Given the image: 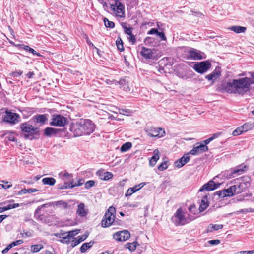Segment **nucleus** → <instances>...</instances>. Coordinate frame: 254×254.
I'll return each mask as SVG.
<instances>
[{
    "label": "nucleus",
    "mask_w": 254,
    "mask_h": 254,
    "mask_svg": "<svg viewBox=\"0 0 254 254\" xmlns=\"http://www.w3.org/2000/svg\"><path fill=\"white\" fill-rule=\"evenodd\" d=\"M223 226L221 224H210L207 228V232H211L213 230H218L223 228Z\"/></svg>",
    "instance_id": "obj_32"
},
{
    "label": "nucleus",
    "mask_w": 254,
    "mask_h": 254,
    "mask_svg": "<svg viewBox=\"0 0 254 254\" xmlns=\"http://www.w3.org/2000/svg\"><path fill=\"white\" fill-rule=\"evenodd\" d=\"M61 235L62 236L60 237L62 238V239L61 240V241L63 243H68L70 241V239H71L69 234L65 233L64 234H61Z\"/></svg>",
    "instance_id": "obj_41"
},
{
    "label": "nucleus",
    "mask_w": 254,
    "mask_h": 254,
    "mask_svg": "<svg viewBox=\"0 0 254 254\" xmlns=\"http://www.w3.org/2000/svg\"><path fill=\"white\" fill-rule=\"evenodd\" d=\"M88 213V209L83 203H80L77 206L76 214L81 217H86Z\"/></svg>",
    "instance_id": "obj_22"
},
{
    "label": "nucleus",
    "mask_w": 254,
    "mask_h": 254,
    "mask_svg": "<svg viewBox=\"0 0 254 254\" xmlns=\"http://www.w3.org/2000/svg\"><path fill=\"white\" fill-rule=\"evenodd\" d=\"M95 126L89 119H80L71 124L70 130L75 137L89 135L95 131Z\"/></svg>",
    "instance_id": "obj_2"
},
{
    "label": "nucleus",
    "mask_w": 254,
    "mask_h": 254,
    "mask_svg": "<svg viewBox=\"0 0 254 254\" xmlns=\"http://www.w3.org/2000/svg\"><path fill=\"white\" fill-rule=\"evenodd\" d=\"M144 131L147 135L150 137H157L160 138L164 136L165 131L161 128H157L153 127H148L145 128Z\"/></svg>",
    "instance_id": "obj_8"
},
{
    "label": "nucleus",
    "mask_w": 254,
    "mask_h": 254,
    "mask_svg": "<svg viewBox=\"0 0 254 254\" xmlns=\"http://www.w3.org/2000/svg\"><path fill=\"white\" fill-rule=\"evenodd\" d=\"M50 123V125L58 127H64L67 124V119L61 115H53Z\"/></svg>",
    "instance_id": "obj_10"
},
{
    "label": "nucleus",
    "mask_w": 254,
    "mask_h": 254,
    "mask_svg": "<svg viewBox=\"0 0 254 254\" xmlns=\"http://www.w3.org/2000/svg\"><path fill=\"white\" fill-rule=\"evenodd\" d=\"M158 30L155 28H151L148 32L147 34L149 35H152L156 34L157 35V33L158 32Z\"/></svg>",
    "instance_id": "obj_63"
},
{
    "label": "nucleus",
    "mask_w": 254,
    "mask_h": 254,
    "mask_svg": "<svg viewBox=\"0 0 254 254\" xmlns=\"http://www.w3.org/2000/svg\"><path fill=\"white\" fill-rule=\"evenodd\" d=\"M23 73V71L21 70L15 71L12 73V75L14 77H17L21 75Z\"/></svg>",
    "instance_id": "obj_60"
},
{
    "label": "nucleus",
    "mask_w": 254,
    "mask_h": 254,
    "mask_svg": "<svg viewBox=\"0 0 254 254\" xmlns=\"http://www.w3.org/2000/svg\"><path fill=\"white\" fill-rule=\"evenodd\" d=\"M248 169V166L243 164L236 167L231 171V174L233 177H235L237 175H241L244 173Z\"/></svg>",
    "instance_id": "obj_18"
},
{
    "label": "nucleus",
    "mask_w": 254,
    "mask_h": 254,
    "mask_svg": "<svg viewBox=\"0 0 254 254\" xmlns=\"http://www.w3.org/2000/svg\"><path fill=\"white\" fill-rule=\"evenodd\" d=\"M153 153L154 155L151 158L149 161L150 165L151 166H154L156 164L160 156V152L158 149H155Z\"/></svg>",
    "instance_id": "obj_24"
},
{
    "label": "nucleus",
    "mask_w": 254,
    "mask_h": 254,
    "mask_svg": "<svg viewBox=\"0 0 254 254\" xmlns=\"http://www.w3.org/2000/svg\"><path fill=\"white\" fill-rule=\"evenodd\" d=\"M96 175L101 179L105 181L109 180L113 177L112 173L110 172H105L103 169H100L97 171Z\"/></svg>",
    "instance_id": "obj_19"
},
{
    "label": "nucleus",
    "mask_w": 254,
    "mask_h": 254,
    "mask_svg": "<svg viewBox=\"0 0 254 254\" xmlns=\"http://www.w3.org/2000/svg\"><path fill=\"white\" fill-rule=\"evenodd\" d=\"M132 147V143L129 142H127L122 145L120 148V151L122 152H125L128 150Z\"/></svg>",
    "instance_id": "obj_36"
},
{
    "label": "nucleus",
    "mask_w": 254,
    "mask_h": 254,
    "mask_svg": "<svg viewBox=\"0 0 254 254\" xmlns=\"http://www.w3.org/2000/svg\"><path fill=\"white\" fill-rule=\"evenodd\" d=\"M124 30L125 33L128 36L132 34V28H128L127 27H124Z\"/></svg>",
    "instance_id": "obj_61"
},
{
    "label": "nucleus",
    "mask_w": 254,
    "mask_h": 254,
    "mask_svg": "<svg viewBox=\"0 0 254 254\" xmlns=\"http://www.w3.org/2000/svg\"><path fill=\"white\" fill-rule=\"evenodd\" d=\"M70 184L66 182H64V184L63 185H58V189H66L68 188H70Z\"/></svg>",
    "instance_id": "obj_52"
},
{
    "label": "nucleus",
    "mask_w": 254,
    "mask_h": 254,
    "mask_svg": "<svg viewBox=\"0 0 254 254\" xmlns=\"http://www.w3.org/2000/svg\"><path fill=\"white\" fill-rule=\"evenodd\" d=\"M116 46L118 49L120 51L122 52L124 51V47L123 46V42L120 37H118L116 41Z\"/></svg>",
    "instance_id": "obj_37"
},
{
    "label": "nucleus",
    "mask_w": 254,
    "mask_h": 254,
    "mask_svg": "<svg viewBox=\"0 0 254 254\" xmlns=\"http://www.w3.org/2000/svg\"><path fill=\"white\" fill-rule=\"evenodd\" d=\"M54 205L59 206L60 208L63 209L67 208L68 205V203L62 200L55 202Z\"/></svg>",
    "instance_id": "obj_38"
},
{
    "label": "nucleus",
    "mask_w": 254,
    "mask_h": 254,
    "mask_svg": "<svg viewBox=\"0 0 254 254\" xmlns=\"http://www.w3.org/2000/svg\"><path fill=\"white\" fill-rule=\"evenodd\" d=\"M130 233L127 230L118 232L113 235V238L117 241H125L130 237Z\"/></svg>",
    "instance_id": "obj_14"
},
{
    "label": "nucleus",
    "mask_w": 254,
    "mask_h": 254,
    "mask_svg": "<svg viewBox=\"0 0 254 254\" xmlns=\"http://www.w3.org/2000/svg\"><path fill=\"white\" fill-rule=\"evenodd\" d=\"M110 7L116 16L120 18L125 17L124 5L119 0H115V3L111 4Z\"/></svg>",
    "instance_id": "obj_5"
},
{
    "label": "nucleus",
    "mask_w": 254,
    "mask_h": 254,
    "mask_svg": "<svg viewBox=\"0 0 254 254\" xmlns=\"http://www.w3.org/2000/svg\"><path fill=\"white\" fill-rule=\"evenodd\" d=\"M84 183V179H80L78 181V183H75L74 184H73L72 183H70V188H74V187H76V186H81L82 185H83Z\"/></svg>",
    "instance_id": "obj_50"
},
{
    "label": "nucleus",
    "mask_w": 254,
    "mask_h": 254,
    "mask_svg": "<svg viewBox=\"0 0 254 254\" xmlns=\"http://www.w3.org/2000/svg\"><path fill=\"white\" fill-rule=\"evenodd\" d=\"M2 203H0V205H2ZM20 206V204L19 203H13V204H10L7 205L6 206H4L3 207H0V213H2L5 211H7L8 210H10L11 209L15 208L16 207H18Z\"/></svg>",
    "instance_id": "obj_27"
},
{
    "label": "nucleus",
    "mask_w": 254,
    "mask_h": 254,
    "mask_svg": "<svg viewBox=\"0 0 254 254\" xmlns=\"http://www.w3.org/2000/svg\"><path fill=\"white\" fill-rule=\"evenodd\" d=\"M1 182L4 183V184H0V186H1L4 189L10 188L12 186V184H11V183H10V184H8V182L7 181L2 180L1 181Z\"/></svg>",
    "instance_id": "obj_49"
},
{
    "label": "nucleus",
    "mask_w": 254,
    "mask_h": 254,
    "mask_svg": "<svg viewBox=\"0 0 254 254\" xmlns=\"http://www.w3.org/2000/svg\"><path fill=\"white\" fill-rule=\"evenodd\" d=\"M88 237V235L87 234H84L82 235L81 236H78L77 238V239L74 241V244H72V247H75L77 245L79 244L82 241H84Z\"/></svg>",
    "instance_id": "obj_34"
},
{
    "label": "nucleus",
    "mask_w": 254,
    "mask_h": 254,
    "mask_svg": "<svg viewBox=\"0 0 254 254\" xmlns=\"http://www.w3.org/2000/svg\"><path fill=\"white\" fill-rule=\"evenodd\" d=\"M58 129L48 127L44 130V134L47 136H51L54 134H56Z\"/></svg>",
    "instance_id": "obj_30"
},
{
    "label": "nucleus",
    "mask_w": 254,
    "mask_h": 254,
    "mask_svg": "<svg viewBox=\"0 0 254 254\" xmlns=\"http://www.w3.org/2000/svg\"><path fill=\"white\" fill-rule=\"evenodd\" d=\"M157 35L161 38V40L166 41V37L163 32H159L158 31Z\"/></svg>",
    "instance_id": "obj_58"
},
{
    "label": "nucleus",
    "mask_w": 254,
    "mask_h": 254,
    "mask_svg": "<svg viewBox=\"0 0 254 254\" xmlns=\"http://www.w3.org/2000/svg\"><path fill=\"white\" fill-rule=\"evenodd\" d=\"M145 185V183L142 182L138 185H135L133 187L129 188L125 194L126 196L131 195L133 193L141 189Z\"/></svg>",
    "instance_id": "obj_23"
},
{
    "label": "nucleus",
    "mask_w": 254,
    "mask_h": 254,
    "mask_svg": "<svg viewBox=\"0 0 254 254\" xmlns=\"http://www.w3.org/2000/svg\"><path fill=\"white\" fill-rule=\"evenodd\" d=\"M222 89L229 93L243 95L248 92H254V73L251 77H243L232 80L222 85Z\"/></svg>",
    "instance_id": "obj_1"
},
{
    "label": "nucleus",
    "mask_w": 254,
    "mask_h": 254,
    "mask_svg": "<svg viewBox=\"0 0 254 254\" xmlns=\"http://www.w3.org/2000/svg\"><path fill=\"white\" fill-rule=\"evenodd\" d=\"M195 219V217L191 215L188 214L187 216H186V224L190 223Z\"/></svg>",
    "instance_id": "obj_55"
},
{
    "label": "nucleus",
    "mask_w": 254,
    "mask_h": 254,
    "mask_svg": "<svg viewBox=\"0 0 254 254\" xmlns=\"http://www.w3.org/2000/svg\"><path fill=\"white\" fill-rule=\"evenodd\" d=\"M137 242H134L133 243H127L126 244V247L130 251H133L136 248Z\"/></svg>",
    "instance_id": "obj_42"
},
{
    "label": "nucleus",
    "mask_w": 254,
    "mask_h": 254,
    "mask_svg": "<svg viewBox=\"0 0 254 254\" xmlns=\"http://www.w3.org/2000/svg\"><path fill=\"white\" fill-rule=\"evenodd\" d=\"M168 161L166 160V159H164V161L162 162V163L158 166V169L160 171H163L165 169H166L168 165L167 164Z\"/></svg>",
    "instance_id": "obj_45"
},
{
    "label": "nucleus",
    "mask_w": 254,
    "mask_h": 254,
    "mask_svg": "<svg viewBox=\"0 0 254 254\" xmlns=\"http://www.w3.org/2000/svg\"><path fill=\"white\" fill-rule=\"evenodd\" d=\"M221 72L219 70H217V69H216L210 74L206 75L205 76V78L207 79L208 81H210L211 84H213L215 81L219 78Z\"/></svg>",
    "instance_id": "obj_17"
},
{
    "label": "nucleus",
    "mask_w": 254,
    "mask_h": 254,
    "mask_svg": "<svg viewBox=\"0 0 254 254\" xmlns=\"http://www.w3.org/2000/svg\"><path fill=\"white\" fill-rule=\"evenodd\" d=\"M3 121L10 124L14 125L20 121L19 114L9 111H6L5 115L3 118Z\"/></svg>",
    "instance_id": "obj_9"
},
{
    "label": "nucleus",
    "mask_w": 254,
    "mask_h": 254,
    "mask_svg": "<svg viewBox=\"0 0 254 254\" xmlns=\"http://www.w3.org/2000/svg\"><path fill=\"white\" fill-rule=\"evenodd\" d=\"M92 244V242L84 243L80 248V252L81 253L86 252L87 249L91 247Z\"/></svg>",
    "instance_id": "obj_39"
},
{
    "label": "nucleus",
    "mask_w": 254,
    "mask_h": 254,
    "mask_svg": "<svg viewBox=\"0 0 254 254\" xmlns=\"http://www.w3.org/2000/svg\"><path fill=\"white\" fill-rule=\"evenodd\" d=\"M112 82L115 85H120V88H122L123 90L125 91H130V88L129 86L128 81L127 80L126 78L120 79L119 81L113 80Z\"/></svg>",
    "instance_id": "obj_20"
},
{
    "label": "nucleus",
    "mask_w": 254,
    "mask_h": 254,
    "mask_svg": "<svg viewBox=\"0 0 254 254\" xmlns=\"http://www.w3.org/2000/svg\"><path fill=\"white\" fill-rule=\"evenodd\" d=\"M244 132V130H243V127H238L235 130L233 131L232 134L234 136H238L242 134Z\"/></svg>",
    "instance_id": "obj_46"
},
{
    "label": "nucleus",
    "mask_w": 254,
    "mask_h": 254,
    "mask_svg": "<svg viewBox=\"0 0 254 254\" xmlns=\"http://www.w3.org/2000/svg\"><path fill=\"white\" fill-rule=\"evenodd\" d=\"M117 111H113V112L116 113H119L123 115H125L126 114H127L129 113L128 110H124L122 109H117L116 108Z\"/></svg>",
    "instance_id": "obj_51"
},
{
    "label": "nucleus",
    "mask_w": 254,
    "mask_h": 254,
    "mask_svg": "<svg viewBox=\"0 0 254 254\" xmlns=\"http://www.w3.org/2000/svg\"><path fill=\"white\" fill-rule=\"evenodd\" d=\"M241 127H243V130H244V132H246L248 130L251 129L253 127V125L251 124L246 123L241 126Z\"/></svg>",
    "instance_id": "obj_47"
},
{
    "label": "nucleus",
    "mask_w": 254,
    "mask_h": 254,
    "mask_svg": "<svg viewBox=\"0 0 254 254\" xmlns=\"http://www.w3.org/2000/svg\"><path fill=\"white\" fill-rule=\"evenodd\" d=\"M78 232H79V230L76 229L75 230L69 231L68 232V234H69L70 238H73L75 235H76L78 233Z\"/></svg>",
    "instance_id": "obj_57"
},
{
    "label": "nucleus",
    "mask_w": 254,
    "mask_h": 254,
    "mask_svg": "<svg viewBox=\"0 0 254 254\" xmlns=\"http://www.w3.org/2000/svg\"><path fill=\"white\" fill-rule=\"evenodd\" d=\"M208 243L211 245H217L220 243V241L218 239L209 240Z\"/></svg>",
    "instance_id": "obj_59"
},
{
    "label": "nucleus",
    "mask_w": 254,
    "mask_h": 254,
    "mask_svg": "<svg viewBox=\"0 0 254 254\" xmlns=\"http://www.w3.org/2000/svg\"><path fill=\"white\" fill-rule=\"evenodd\" d=\"M157 52V50L155 49L142 47L140 54L145 59L157 60L160 58V55Z\"/></svg>",
    "instance_id": "obj_6"
},
{
    "label": "nucleus",
    "mask_w": 254,
    "mask_h": 254,
    "mask_svg": "<svg viewBox=\"0 0 254 254\" xmlns=\"http://www.w3.org/2000/svg\"><path fill=\"white\" fill-rule=\"evenodd\" d=\"M116 209L110 206L106 212L102 220L101 225L103 227H108L115 223Z\"/></svg>",
    "instance_id": "obj_4"
},
{
    "label": "nucleus",
    "mask_w": 254,
    "mask_h": 254,
    "mask_svg": "<svg viewBox=\"0 0 254 254\" xmlns=\"http://www.w3.org/2000/svg\"><path fill=\"white\" fill-rule=\"evenodd\" d=\"M23 243V241L22 240H18L16 241L12 242V245L13 247L21 244Z\"/></svg>",
    "instance_id": "obj_64"
},
{
    "label": "nucleus",
    "mask_w": 254,
    "mask_h": 254,
    "mask_svg": "<svg viewBox=\"0 0 254 254\" xmlns=\"http://www.w3.org/2000/svg\"><path fill=\"white\" fill-rule=\"evenodd\" d=\"M208 150V148L207 146L201 143L198 146H194L193 148L191 149L189 152L186 153V155H188L189 154H191L192 155H196L207 151Z\"/></svg>",
    "instance_id": "obj_15"
},
{
    "label": "nucleus",
    "mask_w": 254,
    "mask_h": 254,
    "mask_svg": "<svg viewBox=\"0 0 254 254\" xmlns=\"http://www.w3.org/2000/svg\"><path fill=\"white\" fill-rule=\"evenodd\" d=\"M229 29L236 33H244L247 28L245 27L240 26H233L229 28Z\"/></svg>",
    "instance_id": "obj_29"
},
{
    "label": "nucleus",
    "mask_w": 254,
    "mask_h": 254,
    "mask_svg": "<svg viewBox=\"0 0 254 254\" xmlns=\"http://www.w3.org/2000/svg\"><path fill=\"white\" fill-rule=\"evenodd\" d=\"M127 37L129 42H131L132 44H135L136 42V39L135 36L133 35L132 33L129 36L128 35Z\"/></svg>",
    "instance_id": "obj_54"
},
{
    "label": "nucleus",
    "mask_w": 254,
    "mask_h": 254,
    "mask_svg": "<svg viewBox=\"0 0 254 254\" xmlns=\"http://www.w3.org/2000/svg\"><path fill=\"white\" fill-rule=\"evenodd\" d=\"M190 160V157L189 155H187L186 154H185L181 158L178 159L175 162L174 165L176 167L180 168L187 163Z\"/></svg>",
    "instance_id": "obj_21"
},
{
    "label": "nucleus",
    "mask_w": 254,
    "mask_h": 254,
    "mask_svg": "<svg viewBox=\"0 0 254 254\" xmlns=\"http://www.w3.org/2000/svg\"><path fill=\"white\" fill-rule=\"evenodd\" d=\"M42 182L44 185L54 186L56 183V180L52 177H46L43 178Z\"/></svg>",
    "instance_id": "obj_31"
},
{
    "label": "nucleus",
    "mask_w": 254,
    "mask_h": 254,
    "mask_svg": "<svg viewBox=\"0 0 254 254\" xmlns=\"http://www.w3.org/2000/svg\"><path fill=\"white\" fill-rule=\"evenodd\" d=\"M235 186L237 187V194L241 193V192L245 191L250 187V178H247L246 180H244V179L243 178L239 185H235Z\"/></svg>",
    "instance_id": "obj_12"
},
{
    "label": "nucleus",
    "mask_w": 254,
    "mask_h": 254,
    "mask_svg": "<svg viewBox=\"0 0 254 254\" xmlns=\"http://www.w3.org/2000/svg\"><path fill=\"white\" fill-rule=\"evenodd\" d=\"M220 184L215 183L213 181H210L207 183L204 184L199 190V191H202L204 190L208 191L213 190L219 187Z\"/></svg>",
    "instance_id": "obj_16"
},
{
    "label": "nucleus",
    "mask_w": 254,
    "mask_h": 254,
    "mask_svg": "<svg viewBox=\"0 0 254 254\" xmlns=\"http://www.w3.org/2000/svg\"><path fill=\"white\" fill-rule=\"evenodd\" d=\"M20 127L21 131L26 133L24 135L25 138L32 139L34 135H38L39 128L33 126L30 124L29 122H25L20 125Z\"/></svg>",
    "instance_id": "obj_3"
},
{
    "label": "nucleus",
    "mask_w": 254,
    "mask_h": 254,
    "mask_svg": "<svg viewBox=\"0 0 254 254\" xmlns=\"http://www.w3.org/2000/svg\"><path fill=\"white\" fill-rule=\"evenodd\" d=\"M95 182L93 180H89L85 183V188L89 189L95 185Z\"/></svg>",
    "instance_id": "obj_48"
},
{
    "label": "nucleus",
    "mask_w": 254,
    "mask_h": 254,
    "mask_svg": "<svg viewBox=\"0 0 254 254\" xmlns=\"http://www.w3.org/2000/svg\"><path fill=\"white\" fill-rule=\"evenodd\" d=\"M189 211L194 215L196 214L197 210L195 205H191L189 207Z\"/></svg>",
    "instance_id": "obj_53"
},
{
    "label": "nucleus",
    "mask_w": 254,
    "mask_h": 254,
    "mask_svg": "<svg viewBox=\"0 0 254 254\" xmlns=\"http://www.w3.org/2000/svg\"><path fill=\"white\" fill-rule=\"evenodd\" d=\"M221 134V132H218V133L213 134L211 137H210V138H209L206 139L205 140H204L203 141V143L202 144L205 145L206 146H207L206 145L209 144L213 139H214L215 138H217L219 136H220Z\"/></svg>",
    "instance_id": "obj_35"
},
{
    "label": "nucleus",
    "mask_w": 254,
    "mask_h": 254,
    "mask_svg": "<svg viewBox=\"0 0 254 254\" xmlns=\"http://www.w3.org/2000/svg\"><path fill=\"white\" fill-rule=\"evenodd\" d=\"M236 187L235 185L232 186L227 189H224V192H226L228 196H232L234 194H237Z\"/></svg>",
    "instance_id": "obj_28"
},
{
    "label": "nucleus",
    "mask_w": 254,
    "mask_h": 254,
    "mask_svg": "<svg viewBox=\"0 0 254 254\" xmlns=\"http://www.w3.org/2000/svg\"><path fill=\"white\" fill-rule=\"evenodd\" d=\"M34 122L37 123L44 124L47 120V115L42 114L35 116L34 117Z\"/></svg>",
    "instance_id": "obj_25"
},
{
    "label": "nucleus",
    "mask_w": 254,
    "mask_h": 254,
    "mask_svg": "<svg viewBox=\"0 0 254 254\" xmlns=\"http://www.w3.org/2000/svg\"><path fill=\"white\" fill-rule=\"evenodd\" d=\"M23 49L26 51H28L29 52L31 53L34 55H36L37 56H41L40 53L34 50L33 48L30 47L29 46L26 45L23 46Z\"/></svg>",
    "instance_id": "obj_40"
},
{
    "label": "nucleus",
    "mask_w": 254,
    "mask_h": 254,
    "mask_svg": "<svg viewBox=\"0 0 254 254\" xmlns=\"http://www.w3.org/2000/svg\"><path fill=\"white\" fill-rule=\"evenodd\" d=\"M211 66V64L210 62L205 61L199 63H196L193 66V69L197 72L202 74L210 69Z\"/></svg>",
    "instance_id": "obj_11"
},
{
    "label": "nucleus",
    "mask_w": 254,
    "mask_h": 254,
    "mask_svg": "<svg viewBox=\"0 0 254 254\" xmlns=\"http://www.w3.org/2000/svg\"><path fill=\"white\" fill-rule=\"evenodd\" d=\"M104 22L105 26L107 28H113L115 27V23L112 21H109L107 18H104Z\"/></svg>",
    "instance_id": "obj_44"
},
{
    "label": "nucleus",
    "mask_w": 254,
    "mask_h": 254,
    "mask_svg": "<svg viewBox=\"0 0 254 254\" xmlns=\"http://www.w3.org/2000/svg\"><path fill=\"white\" fill-rule=\"evenodd\" d=\"M208 203L207 202V197L205 196L203 199H202L199 207V210L200 212L204 211L208 207Z\"/></svg>",
    "instance_id": "obj_26"
},
{
    "label": "nucleus",
    "mask_w": 254,
    "mask_h": 254,
    "mask_svg": "<svg viewBox=\"0 0 254 254\" xmlns=\"http://www.w3.org/2000/svg\"><path fill=\"white\" fill-rule=\"evenodd\" d=\"M172 219L174 224L177 226L186 224V215L181 208L177 210Z\"/></svg>",
    "instance_id": "obj_7"
},
{
    "label": "nucleus",
    "mask_w": 254,
    "mask_h": 254,
    "mask_svg": "<svg viewBox=\"0 0 254 254\" xmlns=\"http://www.w3.org/2000/svg\"><path fill=\"white\" fill-rule=\"evenodd\" d=\"M39 190L38 189H35V188H30V189H23L21 190H20L18 192V194L21 195L23 194H26V193H34L38 191Z\"/></svg>",
    "instance_id": "obj_33"
},
{
    "label": "nucleus",
    "mask_w": 254,
    "mask_h": 254,
    "mask_svg": "<svg viewBox=\"0 0 254 254\" xmlns=\"http://www.w3.org/2000/svg\"><path fill=\"white\" fill-rule=\"evenodd\" d=\"M31 252L36 253L39 252L43 248V246L41 244L32 245L31 246Z\"/></svg>",
    "instance_id": "obj_43"
},
{
    "label": "nucleus",
    "mask_w": 254,
    "mask_h": 254,
    "mask_svg": "<svg viewBox=\"0 0 254 254\" xmlns=\"http://www.w3.org/2000/svg\"><path fill=\"white\" fill-rule=\"evenodd\" d=\"M241 213L254 212V209L251 208L247 209H243L240 211Z\"/></svg>",
    "instance_id": "obj_62"
},
{
    "label": "nucleus",
    "mask_w": 254,
    "mask_h": 254,
    "mask_svg": "<svg viewBox=\"0 0 254 254\" xmlns=\"http://www.w3.org/2000/svg\"><path fill=\"white\" fill-rule=\"evenodd\" d=\"M189 56L190 59L194 60H201L206 58L204 53L194 49H192L189 51Z\"/></svg>",
    "instance_id": "obj_13"
},
{
    "label": "nucleus",
    "mask_w": 254,
    "mask_h": 254,
    "mask_svg": "<svg viewBox=\"0 0 254 254\" xmlns=\"http://www.w3.org/2000/svg\"><path fill=\"white\" fill-rule=\"evenodd\" d=\"M216 194L218 195L220 197L223 198L226 196H228L226 192H224V190H219L216 192Z\"/></svg>",
    "instance_id": "obj_56"
}]
</instances>
